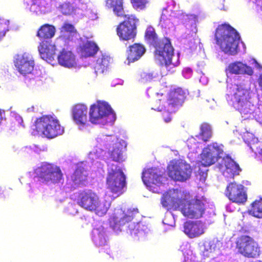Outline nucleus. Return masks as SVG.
I'll list each match as a JSON object with an SVG mask.
<instances>
[{
  "instance_id": "7c9ffc66",
  "label": "nucleus",
  "mask_w": 262,
  "mask_h": 262,
  "mask_svg": "<svg viewBox=\"0 0 262 262\" xmlns=\"http://www.w3.org/2000/svg\"><path fill=\"white\" fill-rule=\"evenodd\" d=\"M244 139L253 152L262 155V141H259L250 133L245 135Z\"/></svg>"
},
{
  "instance_id": "6e6d98bb",
  "label": "nucleus",
  "mask_w": 262,
  "mask_h": 262,
  "mask_svg": "<svg viewBox=\"0 0 262 262\" xmlns=\"http://www.w3.org/2000/svg\"><path fill=\"white\" fill-rule=\"evenodd\" d=\"M15 118L19 124L23 125L22 124L23 121V119H22L21 117H20L19 115H17V116H16Z\"/></svg>"
},
{
  "instance_id": "69168bd1",
  "label": "nucleus",
  "mask_w": 262,
  "mask_h": 262,
  "mask_svg": "<svg viewBox=\"0 0 262 262\" xmlns=\"http://www.w3.org/2000/svg\"><path fill=\"white\" fill-rule=\"evenodd\" d=\"M242 44L243 45V46H244V44L243 42H242Z\"/></svg>"
},
{
  "instance_id": "5fc2aeb1",
  "label": "nucleus",
  "mask_w": 262,
  "mask_h": 262,
  "mask_svg": "<svg viewBox=\"0 0 262 262\" xmlns=\"http://www.w3.org/2000/svg\"><path fill=\"white\" fill-rule=\"evenodd\" d=\"M5 118V112L4 111L0 110V125L1 124L3 120Z\"/></svg>"
},
{
  "instance_id": "603ef678",
  "label": "nucleus",
  "mask_w": 262,
  "mask_h": 262,
  "mask_svg": "<svg viewBox=\"0 0 262 262\" xmlns=\"http://www.w3.org/2000/svg\"><path fill=\"white\" fill-rule=\"evenodd\" d=\"M194 30H196L195 28H194ZM195 33H196V30H194L193 31V33H192V34L190 36V35L188 36V38L189 39V40H190L189 47L190 48H193L195 46V42H194V38L193 37V34H195Z\"/></svg>"
},
{
  "instance_id": "4d7b16f0",
  "label": "nucleus",
  "mask_w": 262,
  "mask_h": 262,
  "mask_svg": "<svg viewBox=\"0 0 262 262\" xmlns=\"http://www.w3.org/2000/svg\"><path fill=\"white\" fill-rule=\"evenodd\" d=\"M254 3L256 4L257 6L260 7L261 10L262 11V0H255Z\"/></svg>"
},
{
  "instance_id": "c03bdc74",
  "label": "nucleus",
  "mask_w": 262,
  "mask_h": 262,
  "mask_svg": "<svg viewBox=\"0 0 262 262\" xmlns=\"http://www.w3.org/2000/svg\"><path fill=\"white\" fill-rule=\"evenodd\" d=\"M9 21L3 18H0V40L2 39L9 30Z\"/></svg>"
},
{
  "instance_id": "7ed1b4c3",
  "label": "nucleus",
  "mask_w": 262,
  "mask_h": 262,
  "mask_svg": "<svg viewBox=\"0 0 262 262\" xmlns=\"http://www.w3.org/2000/svg\"><path fill=\"white\" fill-rule=\"evenodd\" d=\"M224 146L216 142L212 143L204 148L201 155V164L209 166L219 160V168L227 178H233L241 171L238 165L228 156L222 158Z\"/></svg>"
},
{
  "instance_id": "393cba45",
  "label": "nucleus",
  "mask_w": 262,
  "mask_h": 262,
  "mask_svg": "<svg viewBox=\"0 0 262 262\" xmlns=\"http://www.w3.org/2000/svg\"><path fill=\"white\" fill-rule=\"evenodd\" d=\"M59 64L69 69L76 68L77 61L75 55L70 51L63 49L57 56Z\"/></svg>"
},
{
  "instance_id": "79ce46f5",
  "label": "nucleus",
  "mask_w": 262,
  "mask_h": 262,
  "mask_svg": "<svg viewBox=\"0 0 262 262\" xmlns=\"http://www.w3.org/2000/svg\"><path fill=\"white\" fill-rule=\"evenodd\" d=\"M134 9L137 11H144L147 9L150 4V0H130Z\"/></svg>"
},
{
  "instance_id": "cd10ccee",
  "label": "nucleus",
  "mask_w": 262,
  "mask_h": 262,
  "mask_svg": "<svg viewBox=\"0 0 262 262\" xmlns=\"http://www.w3.org/2000/svg\"><path fill=\"white\" fill-rule=\"evenodd\" d=\"M92 239L94 244L98 247L103 246L107 243L106 230L101 225H98L92 231Z\"/></svg>"
},
{
  "instance_id": "09e8293b",
  "label": "nucleus",
  "mask_w": 262,
  "mask_h": 262,
  "mask_svg": "<svg viewBox=\"0 0 262 262\" xmlns=\"http://www.w3.org/2000/svg\"><path fill=\"white\" fill-rule=\"evenodd\" d=\"M27 148H30L31 150H32L34 152L36 153H40L41 151H46L47 149V147L44 145H37L35 144H33L32 145L30 146L29 147H26Z\"/></svg>"
},
{
  "instance_id": "f3484780",
  "label": "nucleus",
  "mask_w": 262,
  "mask_h": 262,
  "mask_svg": "<svg viewBox=\"0 0 262 262\" xmlns=\"http://www.w3.org/2000/svg\"><path fill=\"white\" fill-rule=\"evenodd\" d=\"M138 212L136 208H130L127 210L122 208H116L110 218V225L113 229L118 232L126 223L131 221L134 216Z\"/></svg>"
},
{
  "instance_id": "39448f33",
  "label": "nucleus",
  "mask_w": 262,
  "mask_h": 262,
  "mask_svg": "<svg viewBox=\"0 0 262 262\" xmlns=\"http://www.w3.org/2000/svg\"><path fill=\"white\" fill-rule=\"evenodd\" d=\"M216 44L225 53L234 55L238 51L240 36L236 31L227 24L219 26L216 30Z\"/></svg>"
},
{
  "instance_id": "13d9d810",
  "label": "nucleus",
  "mask_w": 262,
  "mask_h": 262,
  "mask_svg": "<svg viewBox=\"0 0 262 262\" xmlns=\"http://www.w3.org/2000/svg\"><path fill=\"white\" fill-rule=\"evenodd\" d=\"M217 8L221 10H225L224 4H220L219 6H217Z\"/></svg>"
},
{
  "instance_id": "a18cd8bd",
  "label": "nucleus",
  "mask_w": 262,
  "mask_h": 262,
  "mask_svg": "<svg viewBox=\"0 0 262 262\" xmlns=\"http://www.w3.org/2000/svg\"><path fill=\"white\" fill-rule=\"evenodd\" d=\"M198 138L196 137L189 138L187 141L188 147L193 152H196V149L199 147L201 142L198 141Z\"/></svg>"
},
{
  "instance_id": "774afa93",
  "label": "nucleus",
  "mask_w": 262,
  "mask_h": 262,
  "mask_svg": "<svg viewBox=\"0 0 262 262\" xmlns=\"http://www.w3.org/2000/svg\"><path fill=\"white\" fill-rule=\"evenodd\" d=\"M33 3L35 1V0H32Z\"/></svg>"
},
{
  "instance_id": "473e14b6",
  "label": "nucleus",
  "mask_w": 262,
  "mask_h": 262,
  "mask_svg": "<svg viewBox=\"0 0 262 262\" xmlns=\"http://www.w3.org/2000/svg\"><path fill=\"white\" fill-rule=\"evenodd\" d=\"M111 58L106 54H102L94 64L95 72L96 74L103 73L107 70L110 63Z\"/></svg>"
},
{
  "instance_id": "ea45409f",
  "label": "nucleus",
  "mask_w": 262,
  "mask_h": 262,
  "mask_svg": "<svg viewBox=\"0 0 262 262\" xmlns=\"http://www.w3.org/2000/svg\"><path fill=\"white\" fill-rule=\"evenodd\" d=\"M61 34L67 37L68 39L73 40L78 36L76 30L73 25L68 23H64L61 28Z\"/></svg>"
},
{
  "instance_id": "f704fd0d",
  "label": "nucleus",
  "mask_w": 262,
  "mask_h": 262,
  "mask_svg": "<svg viewBox=\"0 0 262 262\" xmlns=\"http://www.w3.org/2000/svg\"><path fill=\"white\" fill-rule=\"evenodd\" d=\"M105 6L112 9L114 14L118 17H123L125 14L123 8V0H105Z\"/></svg>"
},
{
  "instance_id": "6e6552de",
  "label": "nucleus",
  "mask_w": 262,
  "mask_h": 262,
  "mask_svg": "<svg viewBox=\"0 0 262 262\" xmlns=\"http://www.w3.org/2000/svg\"><path fill=\"white\" fill-rule=\"evenodd\" d=\"M125 179V176L120 166L114 163L108 164L106 188L112 193L113 198H117L124 192Z\"/></svg>"
},
{
  "instance_id": "0eeeda50",
  "label": "nucleus",
  "mask_w": 262,
  "mask_h": 262,
  "mask_svg": "<svg viewBox=\"0 0 262 262\" xmlns=\"http://www.w3.org/2000/svg\"><path fill=\"white\" fill-rule=\"evenodd\" d=\"M184 95L185 93L181 88H177L170 92L166 101L159 99L152 109L163 112V117L164 121L168 123L171 121V114L175 112L177 106L183 103Z\"/></svg>"
},
{
  "instance_id": "3c124183",
  "label": "nucleus",
  "mask_w": 262,
  "mask_h": 262,
  "mask_svg": "<svg viewBox=\"0 0 262 262\" xmlns=\"http://www.w3.org/2000/svg\"><path fill=\"white\" fill-rule=\"evenodd\" d=\"M192 74V71L189 68H185L182 71V75L183 77L186 79H189L191 77Z\"/></svg>"
},
{
  "instance_id": "c756f323",
  "label": "nucleus",
  "mask_w": 262,
  "mask_h": 262,
  "mask_svg": "<svg viewBox=\"0 0 262 262\" xmlns=\"http://www.w3.org/2000/svg\"><path fill=\"white\" fill-rule=\"evenodd\" d=\"M146 51L145 47L139 43H135L129 47V49L127 51L128 61L127 64L139 60Z\"/></svg>"
},
{
  "instance_id": "5701e85b",
  "label": "nucleus",
  "mask_w": 262,
  "mask_h": 262,
  "mask_svg": "<svg viewBox=\"0 0 262 262\" xmlns=\"http://www.w3.org/2000/svg\"><path fill=\"white\" fill-rule=\"evenodd\" d=\"M207 229L206 223L201 221L186 222L184 232L190 238L198 237L204 234Z\"/></svg>"
},
{
  "instance_id": "de8ad7c7",
  "label": "nucleus",
  "mask_w": 262,
  "mask_h": 262,
  "mask_svg": "<svg viewBox=\"0 0 262 262\" xmlns=\"http://www.w3.org/2000/svg\"><path fill=\"white\" fill-rule=\"evenodd\" d=\"M163 223L164 224L172 227L175 223V219L173 214L170 212L167 213L163 221Z\"/></svg>"
},
{
  "instance_id": "8fccbe9b",
  "label": "nucleus",
  "mask_w": 262,
  "mask_h": 262,
  "mask_svg": "<svg viewBox=\"0 0 262 262\" xmlns=\"http://www.w3.org/2000/svg\"><path fill=\"white\" fill-rule=\"evenodd\" d=\"M183 255L184 260L183 262H196L195 257L192 254V251L189 250L188 252H184Z\"/></svg>"
},
{
  "instance_id": "bf43d9fd",
  "label": "nucleus",
  "mask_w": 262,
  "mask_h": 262,
  "mask_svg": "<svg viewBox=\"0 0 262 262\" xmlns=\"http://www.w3.org/2000/svg\"><path fill=\"white\" fill-rule=\"evenodd\" d=\"M231 205H232V204H230L229 206H228L227 207V209L228 210L231 211V210H230V207H231Z\"/></svg>"
},
{
  "instance_id": "bb28decb",
  "label": "nucleus",
  "mask_w": 262,
  "mask_h": 262,
  "mask_svg": "<svg viewBox=\"0 0 262 262\" xmlns=\"http://www.w3.org/2000/svg\"><path fill=\"white\" fill-rule=\"evenodd\" d=\"M126 144L123 140H120L110 147L107 150L110 155L111 158L114 161H123L124 160L123 155V149L125 148Z\"/></svg>"
},
{
  "instance_id": "052dcab7",
  "label": "nucleus",
  "mask_w": 262,
  "mask_h": 262,
  "mask_svg": "<svg viewBox=\"0 0 262 262\" xmlns=\"http://www.w3.org/2000/svg\"><path fill=\"white\" fill-rule=\"evenodd\" d=\"M33 107H32L31 108H29L28 109V112H31V111H33Z\"/></svg>"
},
{
  "instance_id": "4be33fe9",
  "label": "nucleus",
  "mask_w": 262,
  "mask_h": 262,
  "mask_svg": "<svg viewBox=\"0 0 262 262\" xmlns=\"http://www.w3.org/2000/svg\"><path fill=\"white\" fill-rule=\"evenodd\" d=\"M225 194L230 201L238 204H244L247 200L244 186L235 182H231L227 185Z\"/></svg>"
},
{
  "instance_id": "58836bf2",
  "label": "nucleus",
  "mask_w": 262,
  "mask_h": 262,
  "mask_svg": "<svg viewBox=\"0 0 262 262\" xmlns=\"http://www.w3.org/2000/svg\"><path fill=\"white\" fill-rule=\"evenodd\" d=\"M212 135V129L211 125L208 123H203L200 126V133L196 137L203 142H207L211 138Z\"/></svg>"
},
{
  "instance_id": "72a5a7b5",
  "label": "nucleus",
  "mask_w": 262,
  "mask_h": 262,
  "mask_svg": "<svg viewBox=\"0 0 262 262\" xmlns=\"http://www.w3.org/2000/svg\"><path fill=\"white\" fill-rule=\"evenodd\" d=\"M129 228L131 235L138 239L144 238L149 231L147 227L142 223H138L136 226L130 224Z\"/></svg>"
},
{
  "instance_id": "e2e57ef3",
  "label": "nucleus",
  "mask_w": 262,
  "mask_h": 262,
  "mask_svg": "<svg viewBox=\"0 0 262 262\" xmlns=\"http://www.w3.org/2000/svg\"><path fill=\"white\" fill-rule=\"evenodd\" d=\"M181 249H182V247H181ZM181 250H182V251L183 252V253H184V251H183V249H181ZM189 250H187V251H185V252H186H186H188Z\"/></svg>"
},
{
  "instance_id": "49530a36",
  "label": "nucleus",
  "mask_w": 262,
  "mask_h": 262,
  "mask_svg": "<svg viewBox=\"0 0 262 262\" xmlns=\"http://www.w3.org/2000/svg\"><path fill=\"white\" fill-rule=\"evenodd\" d=\"M158 73L155 72H143L141 75V79L143 82H148L158 76Z\"/></svg>"
},
{
  "instance_id": "b1692460",
  "label": "nucleus",
  "mask_w": 262,
  "mask_h": 262,
  "mask_svg": "<svg viewBox=\"0 0 262 262\" xmlns=\"http://www.w3.org/2000/svg\"><path fill=\"white\" fill-rule=\"evenodd\" d=\"M226 72L227 74L248 76H252L254 73L253 69L250 66L239 61L230 63L226 68Z\"/></svg>"
},
{
  "instance_id": "4468645a",
  "label": "nucleus",
  "mask_w": 262,
  "mask_h": 262,
  "mask_svg": "<svg viewBox=\"0 0 262 262\" xmlns=\"http://www.w3.org/2000/svg\"><path fill=\"white\" fill-rule=\"evenodd\" d=\"M118 140L115 136L100 134L96 139L97 143L96 147L89 154V159L93 161L103 157L107 150Z\"/></svg>"
},
{
  "instance_id": "a19ab883",
  "label": "nucleus",
  "mask_w": 262,
  "mask_h": 262,
  "mask_svg": "<svg viewBox=\"0 0 262 262\" xmlns=\"http://www.w3.org/2000/svg\"><path fill=\"white\" fill-rule=\"evenodd\" d=\"M250 214L257 218H262V198L256 200L249 210Z\"/></svg>"
},
{
  "instance_id": "864d4df0",
  "label": "nucleus",
  "mask_w": 262,
  "mask_h": 262,
  "mask_svg": "<svg viewBox=\"0 0 262 262\" xmlns=\"http://www.w3.org/2000/svg\"><path fill=\"white\" fill-rule=\"evenodd\" d=\"M200 82L202 83L203 84H206L208 82V79L205 76H202L201 77L200 79Z\"/></svg>"
},
{
  "instance_id": "e433bc0d",
  "label": "nucleus",
  "mask_w": 262,
  "mask_h": 262,
  "mask_svg": "<svg viewBox=\"0 0 262 262\" xmlns=\"http://www.w3.org/2000/svg\"><path fill=\"white\" fill-rule=\"evenodd\" d=\"M159 26L165 29V31L172 28L173 26L172 21V16L167 9L163 10L160 19Z\"/></svg>"
},
{
  "instance_id": "2eb2a0df",
  "label": "nucleus",
  "mask_w": 262,
  "mask_h": 262,
  "mask_svg": "<svg viewBox=\"0 0 262 262\" xmlns=\"http://www.w3.org/2000/svg\"><path fill=\"white\" fill-rule=\"evenodd\" d=\"M167 169L169 176L176 181H186L190 178L191 174L190 166L182 159L171 161Z\"/></svg>"
},
{
  "instance_id": "c9c22d12",
  "label": "nucleus",
  "mask_w": 262,
  "mask_h": 262,
  "mask_svg": "<svg viewBox=\"0 0 262 262\" xmlns=\"http://www.w3.org/2000/svg\"><path fill=\"white\" fill-rule=\"evenodd\" d=\"M56 32L54 26L49 24L42 25L39 29L37 36L40 39H50L54 37Z\"/></svg>"
},
{
  "instance_id": "f257e3e1",
  "label": "nucleus",
  "mask_w": 262,
  "mask_h": 262,
  "mask_svg": "<svg viewBox=\"0 0 262 262\" xmlns=\"http://www.w3.org/2000/svg\"><path fill=\"white\" fill-rule=\"evenodd\" d=\"M161 204L164 207H172L181 211L184 216L190 219L201 217L204 211L203 201L192 199L189 192L184 190H170L163 195Z\"/></svg>"
},
{
  "instance_id": "ddd939ff",
  "label": "nucleus",
  "mask_w": 262,
  "mask_h": 262,
  "mask_svg": "<svg viewBox=\"0 0 262 262\" xmlns=\"http://www.w3.org/2000/svg\"><path fill=\"white\" fill-rule=\"evenodd\" d=\"M70 40L71 39H67V37L63 36L61 34L60 36L56 39L54 44L48 41H42L38 48L41 58L48 62L51 63L55 57V51L59 48L66 47Z\"/></svg>"
},
{
  "instance_id": "37998d69",
  "label": "nucleus",
  "mask_w": 262,
  "mask_h": 262,
  "mask_svg": "<svg viewBox=\"0 0 262 262\" xmlns=\"http://www.w3.org/2000/svg\"><path fill=\"white\" fill-rule=\"evenodd\" d=\"M145 39L150 45H153L154 47L159 41H158L156 34L155 32L154 29L149 27L146 29L145 35Z\"/></svg>"
},
{
  "instance_id": "9d476101",
  "label": "nucleus",
  "mask_w": 262,
  "mask_h": 262,
  "mask_svg": "<svg viewBox=\"0 0 262 262\" xmlns=\"http://www.w3.org/2000/svg\"><path fill=\"white\" fill-rule=\"evenodd\" d=\"M35 129L39 134L51 139L64 133V127L55 115H46L38 118L35 122Z\"/></svg>"
},
{
  "instance_id": "9b49d317",
  "label": "nucleus",
  "mask_w": 262,
  "mask_h": 262,
  "mask_svg": "<svg viewBox=\"0 0 262 262\" xmlns=\"http://www.w3.org/2000/svg\"><path fill=\"white\" fill-rule=\"evenodd\" d=\"M34 172L39 181L48 185L61 183L63 181L60 168L52 164L42 163L35 169Z\"/></svg>"
},
{
  "instance_id": "f8f14e48",
  "label": "nucleus",
  "mask_w": 262,
  "mask_h": 262,
  "mask_svg": "<svg viewBox=\"0 0 262 262\" xmlns=\"http://www.w3.org/2000/svg\"><path fill=\"white\" fill-rule=\"evenodd\" d=\"M142 179L149 190L155 192H159V190H162L164 184L167 181L164 172L156 168L144 170L142 172Z\"/></svg>"
},
{
  "instance_id": "a878e982",
  "label": "nucleus",
  "mask_w": 262,
  "mask_h": 262,
  "mask_svg": "<svg viewBox=\"0 0 262 262\" xmlns=\"http://www.w3.org/2000/svg\"><path fill=\"white\" fill-rule=\"evenodd\" d=\"M222 246L223 243L221 241L214 238L211 241H205L200 247L203 256L209 257L214 253L219 254Z\"/></svg>"
},
{
  "instance_id": "f03ea898",
  "label": "nucleus",
  "mask_w": 262,
  "mask_h": 262,
  "mask_svg": "<svg viewBox=\"0 0 262 262\" xmlns=\"http://www.w3.org/2000/svg\"><path fill=\"white\" fill-rule=\"evenodd\" d=\"M226 99L230 105L240 112L242 117L255 119L257 122L262 123V110L257 108L251 101L250 89L242 85L228 84Z\"/></svg>"
},
{
  "instance_id": "338daca9",
  "label": "nucleus",
  "mask_w": 262,
  "mask_h": 262,
  "mask_svg": "<svg viewBox=\"0 0 262 262\" xmlns=\"http://www.w3.org/2000/svg\"><path fill=\"white\" fill-rule=\"evenodd\" d=\"M242 44L243 45V46H244V44L243 42H242Z\"/></svg>"
},
{
  "instance_id": "1a4fd4ad",
  "label": "nucleus",
  "mask_w": 262,
  "mask_h": 262,
  "mask_svg": "<svg viewBox=\"0 0 262 262\" xmlns=\"http://www.w3.org/2000/svg\"><path fill=\"white\" fill-rule=\"evenodd\" d=\"M90 121L93 124H112L116 120L115 114L111 106L104 101L98 100L91 105L89 112Z\"/></svg>"
},
{
  "instance_id": "2f4dec72",
  "label": "nucleus",
  "mask_w": 262,
  "mask_h": 262,
  "mask_svg": "<svg viewBox=\"0 0 262 262\" xmlns=\"http://www.w3.org/2000/svg\"><path fill=\"white\" fill-rule=\"evenodd\" d=\"M88 172L81 167L77 168L71 176V181L73 182V186L75 187L80 185H85Z\"/></svg>"
},
{
  "instance_id": "4c0bfd02",
  "label": "nucleus",
  "mask_w": 262,
  "mask_h": 262,
  "mask_svg": "<svg viewBox=\"0 0 262 262\" xmlns=\"http://www.w3.org/2000/svg\"><path fill=\"white\" fill-rule=\"evenodd\" d=\"M98 47L94 42L87 41L80 47V54L82 56L88 57L94 55L98 51Z\"/></svg>"
},
{
  "instance_id": "c85d7f7f",
  "label": "nucleus",
  "mask_w": 262,
  "mask_h": 262,
  "mask_svg": "<svg viewBox=\"0 0 262 262\" xmlns=\"http://www.w3.org/2000/svg\"><path fill=\"white\" fill-rule=\"evenodd\" d=\"M51 0H35L30 7V11L37 14H46L51 11Z\"/></svg>"
},
{
  "instance_id": "6ab92c4d",
  "label": "nucleus",
  "mask_w": 262,
  "mask_h": 262,
  "mask_svg": "<svg viewBox=\"0 0 262 262\" xmlns=\"http://www.w3.org/2000/svg\"><path fill=\"white\" fill-rule=\"evenodd\" d=\"M89 0H66L55 2V7L64 15L78 13L79 9L85 10Z\"/></svg>"
},
{
  "instance_id": "423d86ee",
  "label": "nucleus",
  "mask_w": 262,
  "mask_h": 262,
  "mask_svg": "<svg viewBox=\"0 0 262 262\" xmlns=\"http://www.w3.org/2000/svg\"><path fill=\"white\" fill-rule=\"evenodd\" d=\"M155 48V59L162 66L163 68L170 71L179 65V55L174 54L173 48L168 38L159 40Z\"/></svg>"
},
{
  "instance_id": "dca6fc26",
  "label": "nucleus",
  "mask_w": 262,
  "mask_h": 262,
  "mask_svg": "<svg viewBox=\"0 0 262 262\" xmlns=\"http://www.w3.org/2000/svg\"><path fill=\"white\" fill-rule=\"evenodd\" d=\"M236 244L238 252L245 257L256 258L260 254V247L258 243L249 236H240Z\"/></svg>"
},
{
  "instance_id": "412c9836",
  "label": "nucleus",
  "mask_w": 262,
  "mask_h": 262,
  "mask_svg": "<svg viewBox=\"0 0 262 262\" xmlns=\"http://www.w3.org/2000/svg\"><path fill=\"white\" fill-rule=\"evenodd\" d=\"M14 63L16 70L23 75L32 74L34 68V60L31 55L25 53L14 57Z\"/></svg>"
},
{
  "instance_id": "a211bd4d",
  "label": "nucleus",
  "mask_w": 262,
  "mask_h": 262,
  "mask_svg": "<svg viewBox=\"0 0 262 262\" xmlns=\"http://www.w3.org/2000/svg\"><path fill=\"white\" fill-rule=\"evenodd\" d=\"M123 17L126 18V19L118 26L117 33L120 39L128 40L136 36V23L138 20L132 15L124 14Z\"/></svg>"
},
{
  "instance_id": "0e129e2a",
  "label": "nucleus",
  "mask_w": 262,
  "mask_h": 262,
  "mask_svg": "<svg viewBox=\"0 0 262 262\" xmlns=\"http://www.w3.org/2000/svg\"><path fill=\"white\" fill-rule=\"evenodd\" d=\"M242 44L243 45V46H244V44L243 42H242Z\"/></svg>"
},
{
  "instance_id": "20e7f679",
  "label": "nucleus",
  "mask_w": 262,
  "mask_h": 262,
  "mask_svg": "<svg viewBox=\"0 0 262 262\" xmlns=\"http://www.w3.org/2000/svg\"><path fill=\"white\" fill-rule=\"evenodd\" d=\"M112 199L108 198L106 195L100 198L96 193L88 189L79 194L77 203L84 209L102 216L106 213L110 207Z\"/></svg>"
},
{
  "instance_id": "aec40b11",
  "label": "nucleus",
  "mask_w": 262,
  "mask_h": 262,
  "mask_svg": "<svg viewBox=\"0 0 262 262\" xmlns=\"http://www.w3.org/2000/svg\"><path fill=\"white\" fill-rule=\"evenodd\" d=\"M72 117L74 123L80 130H84L90 125V115L88 107L83 104H77L72 109Z\"/></svg>"
},
{
  "instance_id": "680f3d73",
  "label": "nucleus",
  "mask_w": 262,
  "mask_h": 262,
  "mask_svg": "<svg viewBox=\"0 0 262 262\" xmlns=\"http://www.w3.org/2000/svg\"><path fill=\"white\" fill-rule=\"evenodd\" d=\"M253 62L255 63L256 66L258 65V63L256 62L255 60H253Z\"/></svg>"
}]
</instances>
